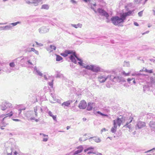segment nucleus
<instances>
[{
	"label": "nucleus",
	"mask_w": 155,
	"mask_h": 155,
	"mask_svg": "<svg viewBox=\"0 0 155 155\" xmlns=\"http://www.w3.org/2000/svg\"><path fill=\"white\" fill-rule=\"evenodd\" d=\"M111 20L112 23L115 25H119L120 24L123 23L124 21L121 14L120 17L118 16H113L111 18Z\"/></svg>",
	"instance_id": "39448f33"
},
{
	"label": "nucleus",
	"mask_w": 155,
	"mask_h": 155,
	"mask_svg": "<svg viewBox=\"0 0 155 155\" xmlns=\"http://www.w3.org/2000/svg\"><path fill=\"white\" fill-rule=\"evenodd\" d=\"M31 1V0H29V1H26V3L28 4H32V2Z\"/></svg>",
	"instance_id": "6e6d98bb"
},
{
	"label": "nucleus",
	"mask_w": 155,
	"mask_h": 155,
	"mask_svg": "<svg viewBox=\"0 0 155 155\" xmlns=\"http://www.w3.org/2000/svg\"><path fill=\"white\" fill-rule=\"evenodd\" d=\"M142 74L139 73L138 72L135 71L132 74L133 76H139L142 75Z\"/></svg>",
	"instance_id": "473e14b6"
},
{
	"label": "nucleus",
	"mask_w": 155,
	"mask_h": 155,
	"mask_svg": "<svg viewBox=\"0 0 155 155\" xmlns=\"http://www.w3.org/2000/svg\"><path fill=\"white\" fill-rule=\"evenodd\" d=\"M69 154L71 155H81V154H77V153H76L74 152H72Z\"/></svg>",
	"instance_id": "8fccbe9b"
},
{
	"label": "nucleus",
	"mask_w": 155,
	"mask_h": 155,
	"mask_svg": "<svg viewBox=\"0 0 155 155\" xmlns=\"http://www.w3.org/2000/svg\"><path fill=\"white\" fill-rule=\"evenodd\" d=\"M31 49V52H33L35 54L37 55H39V54L38 51L36 50L35 48H32V49Z\"/></svg>",
	"instance_id": "ea45409f"
},
{
	"label": "nucleus",
	"mask_w": 155,
	"mask_h": 155,
	"mask_svg": "<svg viewBox=\"0 0 155 155\" xmlns=\"http://www.w3.org/2000/svg\"><path fill=\"white\" fill-rule=\"evenodd\" d=\"M155 150V147L153 148L152 149L148 151V152H150V151H153V150Z\"/></svg>",
	"instance_id": "338daca9"
},
{
	"label": "nucleus",
	"mask_w": 155,
	"mask_h": 155,
	"mask_svg": "<svg viewBox=\"0 0 155 155\" xmlns=\"http://www.w3.org/2000/svg\"><path fill=\"white\" fill-rule=\"evenodd\" d=\"M153 115L152 114H147V119H150L151 117L153 118Z\"/></svg>",
	"instance_id": "79ce46f5"
},
{
	"label": "nucleus",
	"mask_w": 155,
	"mask_h": 155,
	"mask_svg": "<svg viewBox=\"0 0 155 155\" xmlns=\"http://www.w3.org/2000/svg\"><path fill=\"white\" fill-rule=\"evenodd\" d=\"M93 138L95 141L97 143H99L101 141V139L99 138H97L96 137H91L90 139Z\"/></svg>",
	"instance_id": "f704fd0d"
},
{
	"label": "nucleus",
	"mask_w": 155,
	"mask_h": 155,
	"mask_svg": "<svg viewBox=\"0 0 155 155\" xmlns=\"http://www.w3.org/2000/svg\"><path fill=\"white\" fill-rule=\"evenodd\" d=\"M134 11V10H129L127 12L120 14L125 20L127 16L132 15V14H133Z\"/></svg>",
	"instance_id": "9b49d317"
},
{
	"label": "nucleus",
	"mask_w": 155,
	"mask_h": 155,
	"mask_svg": "<svg viewBox=\"0 0 155 155\" xmlns=\"http://www.w3.org/2000/svg\"><path fill=\"white\" fill-rule=\"evenodd\" d=\"M21 23L20 21H17L16 22L10 23V25L12 26H14L17 25V24H20Z\"/></svg>",
	"instance_id": "a19ab883"
},
{
	"label": "nucleus",
	"mask_w": 155,
	"mask_h": 155,
	"mask_svg": "<svg viewBox=\"0 0 155 155\" xmlns=\"http://www.w3.org/2000/svg\"><path fill=\"white\" fill-rule=\"evenodd\" d=\"M124 66L125 67H129L130 63L129 62H124Z\"/></svg>",
	"instance_id": "a18cd8bd"
},
{
	"label": "nucleus",
	"mask_w": 155,
	"mask_h": 155,
	"mask_svg": "<svg viewBox=\"0 0 155 155\" xmlns=\"http://www.w3.org/2000/svg\"><path fill=\"white\" fill-rule=\"evenodd\" d=\"M12 26H11L10 24L9 25H6L5 26L0 27V28H2V30H8L11 29L12 28Z\"/></svg>",
	"instance_id": "5701e85b"
},
{
	"label": "nucleus",
	"mask_w": 155,
	"mask_h": 155,
	"mask_svg": "<svg viewBox=\"0 0 155 155\" xmlns=\"http://www.w3.org/2000/svg\"><path fill=\"white\" fill-rule=\"evenodd\" d=\"M72 102V101L69 100L66 101L64 102L61 104V106L65 107H68L70 105V104Z\"/></svg>",
	"instance_id": "a211bd4d"
},
{
	"label": "nucleus",
	"mask_w": 155,
	"mask_h": 155,
	"mask_svg": "<svg viewBox=\"0 0 155 155\" xmlns=\"http://www.w3.org/2000/svg\"><path fill=\"white\" fill-rule=\"evenodd\" d=\"M50 48L51 49L50 52H51L53 51V50H55L56 49V47L54 45H50Z\"/></svg>",
	"instance_id": "e433bc0d"
},
{
	"label": "nucleus",
	"mask_w": 155,
	"mask_h": 155,
	"mask_svg": "<svg viewBox=\"0 0 155 155\" xmlns=\"http://www.w3.org/2000/svg\"><path fill=\"white\" fill-rule=\"evenodd\" d=\"M94 114L95 115H96L97 116L98 114H100L101 116H104L107 117L108 116V115L107 114H104L101 112H100L99 111H98L96 112L95 113H94Z\"/></svg>",
	"instance_id": "7c9ffc66"
},
{
	"label": "nucleus",
	"mask_w": 155,
	"mask_h": 155,
	"mask_svg": "<svg viewBox=\"0 0 155 155\" xmlns=\"http://www.w3.org/2000/svg\"><path fill=\"white\" fill-rule=\"evenodd\" d=\"M13 114L12 111H11L9 113H8L5 115L7 116L4 117L2 120H0L1 122L0 124V126L1 129L3 130L4 129V127H5L6 125H8V123L5 122L4 120L8 118L10 119V117L13 115Z\"/></svg>",
	"instance_id": "423d86ee"
},
{
	"label": "nucleus",
	"mask_w": 155,
	"mask_h": 155,
	"mask_svg": "<svg viewBox=\"0 0 155 155\" xmlns=\"http://www.w3.org/2000/svg\"><path fill=\"white\" fill-rule=\"evenodd\" d=\"M32 48H28L25 49V52H31V49H32Z\"/></svg>",
	"instance_id": "37998d69"
},
{
	"label": "nucleus",
	"mask_w": 155,
	"mask_h": 155,
	"mask_svg": "<svg viewBox=\"0 0 155 155\" xmlns=\"http://www.w3.org/2000/svg\"><path fill=\"white\" fill-rule=\"evenodd\" d=\"M71 2L73 4H76L77 3V2L74 0H71Z\"/></svg>",
	"instance_id": "bf43d9fd"
},
{
	"label": "nucleus",
	"mask_w": 155,
	"mask_h": 155,
	"mask_svg": "<svg viewBox=\"0 0 155 155\" xmlns=\"http://www.w3.org/2000/svg\"><path fill=\"white\" fill-rule=\"evenodd\" d=\"M150 82L152 84L155 83V76L154 77H151L150 78Z\"/></svg>",
	"instance_id": "4c0bfd02"
},
{
	"label": "nucleus",
	"mask_w": 155,
	"mask_h": 155,
	"mask_svg": "<svg viewBox=\"0 0 155 155\" xmlns=\"http://www.w3.org/2000/svg\"><path fill=\"white\" fill-rule=\"evenodd\" d=\"M87 106L86 103L84 100L81 101L79 104L78 107L80 109H84Z\"/></svg>",
	"instance_id": "4468645a"
},
{
	"label": "nucleus",
	"mask_w": 155,
	"mask_h": 155,
	"mask_svg": "<svg viewBox=\"0 0 155 155\" xmlns=\"http://www.w3.org/2000/svg\"><path fill=\"white\" fill-rule=\"evenodd\" d=\"M12 107V105L11 103L6 101L2 103L1 108L2 110H5L7 109L11 108Z\"/></svg>",
	"instance_id": "6e6552de"
},
{
	"label": "nucleus",
	"mask_w": 155,
	"mask_h": 155,
	"mask_svg": "<svg viewBox=\"0 0 155 155\" xmlns=\"http://www.w3.org/2000/svg\"><path fill=\"white\" fill-rule=\"evenodd\" d=\"M71 54V55L69 57V58L71 61L75 64H76L77 62L74 58V56L75 55V51L73 50H65L63 53L61 54V55L64 57H66L68 56V54Z\"/></svg>",
	"instance_id": "20e7f679"
},
{
	"label": "nucleus",
	"mask_w": 155,
	"mask_h": 155,
	"mask_svg": "<svg viewBox=\"0 0 155 155\" xmlns=\"http://www.w3.org/2000/svg\"><path fill=\"white\" fill-rule=\"evenodd\" d=\"M53 80H52V81L51 82H48V83L49 85L50 86V87H53Z\"/></svg>",
	"instance_id": "3c124183"
},
{
	"label": "nucleus",
	"mask_w": 155,
	"mask_h": 155,
	"mask_svg": "<svg viewBox=\"0 0 155 155\" xmlns=\"http://www.w3.org/2000/svg\"><path fill=\"white\" fill-rule=\"evenodd\" d=\"M53 119L55 120L56 121L57 120V119H56V115H52V116H51Z\"/></svg>",
	"instance_id": "4d7b16f0"
},
{
	"label": "nucleus",
	"mask_w": 155,
	"mask_h": 155,
	"mask_svg": "<svg viewBox=\"0 0 155 155\" xmlns=\"http://www.w3.org/2000/svg\"><path fill=\"white\" fill-rule=\"evenodd\" d=\"M28 57L26 56L24 57L23 58H22L21 59V61H22L23 60H27V62H28V64H31V65H33L32 63L30 61V60H28Z\"/></svg>",
	"instance_id": "c85d7f7f"
},
{
	"label": "nucleus",
	"mask_w": 155,
	"mask_h": 155,
	"mask_svg": "<svg viewBox=\"0 0 155 155\" xmlns=\"http://www.w3.org/2000/svg\"><path fill=\"white\" fill-rule=\"evenodd\" d=\"M39 32L40 34H44L48 32L49 31V28L45 26H42L38 29Z\"/></svg>",
	"instance_id": "1a4fd4ad"
},
{
	"label": "nucleus",
	"mask_w": 155,
	"mask_h": 155,
	"mask_svg": "<svg viewBox=\"0 0 155 155\" xmlns=\"http://www.w3.org/2000/svg\"><path fill=\"white\" fill-rule=\"evenodd\" d=\"M45 108L47 109V110L48 111L47 113L49 115L50 117L52 116L53 115V114H52V112L51 111H49L46 107H45Z\"/></svg>",
	"instance_id": "49530a36"
},
{
	"label": "nucleus",
	"mask_w": 155,
	"mask_h": 155,
	"mask_svg": "<svg viewBox=\"0 0 155 155\" xmlns=\"http://www.w3.org/2000/svg\"><path fill=\"white\" fill-rule=\"evenodd\" d=\"M85 2H90L91 0H83Z\"/></svg>",
	"instance_id": "0e129e2a"
},
{
	"label": "nucleus",
	"mask_w": 155,
	"mask_h": 155,
	"mask_svg": "<svg viewBox=\"0 0 155 155\" xmlns=\"http://www.w3.org/2000/svg\"><path fill=\"white\" fill-rule=\"evenodd\" d=\"M134 25L136 26H138L139 25L136 22H134Z\"/></svg>",
	"instance_id": "680f3d73"
},
{
	"label": "nucleus",
	"mask_w": 155,
	"mask_h": 155,
	"mask_svg": "<svg viewBox=\"0 0 155 155\" xmlns=\"http://www.w3.org/2000/svg\"><path fill=\"white\" fill-rule=\"evenodd\" d=\"M25 108H22L21 109H16L15 111H14V113L12 112V113L13 114H15V115L16 117H18L19 116L20 114L21 113L22 110H25Z\"/></svg>",
	"instance_id": "f3484780"
},
{
	"label": "nucleus",
	"mask_w": 155,
	"mask_h": 155,
	"mask_svg": "<svg viewBox=\"0 0 155 155\" xmlns=\"http://www.w3.org/2000/svg\"><path fill=\"white\" fill-rule=\"evenodd\" d=\"M9 66L11 68H13L15 66V64L13 62H11L9 64Z\"/></svg>",
	"instance_id": "09e8293b"
},
{
	"label": "nucleus",
	"mask_w": 155,
	"mask_h": 155,
	"mask_svg": "<svg viewBox=\"0 0 155 155\" xmlns=\"http://www.w3.org/2000/svg\"><path fill=\"white\" fill-rule=\"evenodd\" d=\"M13 120L15 121H20V120L18 119H13Z\"/></svg>",
	"instance_id": "69168bd1"
},
{
	"label": "nucleus",
	"mask_w": 155,
	"mask_h": 155,
	"mask_svg": "<svg viewBox=\"0 0 155 155\" xmlns=\"http://www.w3.org/2000/svg\"><path fill=\"white\" fill-rule=\"evenodd\" d=\"M142 0H134L135 2L137 4L141 3V1Z\"/></svg>",
	"instance_id": "864d4df0"
},
{
	"label": "nucleus",
	"mask_w": 155,
	"mask_h": 155,
	"mask_svg": "<svg viewBox=\"0 0 155 155\" xmlns=\"http://www.w3.org/2000/svg\"><path fill=\"white\" fill-rule=\"evenodd\" d=\"M122 74H123V75H124L125 76H129L130 74V73L129 72L128 73H125V72L124 71H123L122 72Z\"/></svg>",
	"instance_id": "c03bdc74"
},
{
	"label": "nucleus",
	"mask_w": 155,
	"mask_h": 155,
	"mask_svg": "<svg viewBox=\"0 0 155 155\" xmlns=\"http://www.w3.org/2000/svg\"><path fill=\"white\" fill-rule=\"evenodd\" d=\"M49 6L48 5H47V4H44V5H43L41 6V9L48 10L49 9Z\"/></svg>",
	"instance_id": "2f4dec72"
},
{
	"label": "nucleus",
	"mask_w": 155,
	"mask_h": 155,
	"mask_svg": "<svg viewBox=\"0 0 155 155\" xmlns=\"http://www.w3.org/2000/svg\"><path fill=\"white\" fill-rule=\"evenodd\" d=\"M12 144L11 143L10 140L5 143V148L4 150V154L5 155H12V152L14 155H20L19 153L14 150L12 147Z\"/></svg>",
	"instance_id": "f03ea898"
},
{
	"label": "nucleus",
	"mask_w": 155,
	"mask_h": 155,
	"mask_svg": "<svg viewBox=\"0 0 155 155\" xmlns=\"http://www.w3.org/2000/svg\"><path fill=\"white\" fill-rule=\"evenodd\" d=\"M108 78H109L110 80L114 81H122L123 82L125 81L124 78L121 77H114L112 75H107L105 74L100 75L98 77V80L100 83H104Z\"/></svg>",
	"instance_id": "f257e3e1"
},
{
	"label": "nucleus",
	"mask_w": 155,
	"mask_h": 155,
	"mask_svg": "<svg viewBox=\"0 0 155 155\" xmlns=\"http://www.w3.org/2000/svg\"><path fill=\"white\" fill-rule=\"evenodd\" d=\"M87 70H90L92 71L97 73L101 71V68L97 65H90V66H87Z\"/></svg>",
	"instance_id": "0eeeda50"
},
{
	"label": "nucleus",
	"mask_w": 155,
	"mask_h": 155,
	"mask_svg": "<svg viewBox=\"0 0 155 155\" xmlns=\"http://www.w3.org/2000/svg\"><path fill=\"white\" fill-rule=\"evenodd\" d=\"M74 58L75 59V58L77 59L78 61H79L78 62V64L79 65H82V64L83 63V61L80 58H79L76 55V53L75 52V56H74Z\"/></svg>",
	"instance_id": "b1692460"
},
{
	"label": "nucleus",
	"mask_w": 155,
	"mask_h": 155,
	"mask_svg": "<svg viewBox=\"0 0 155 155\" xmlns=\"http://www.w3.org/2000/svg\"><path fill=\"white\" fill-rule=\"evenodd\" d=\"M32 2V4H34L35 6H37L38 5V4L41 2L42 0H31Z\"/></svg>",
	"instance_id": "cd10ccee"
},
{
	"label": "nucleus",
	"mask_w": 155,
	"mask_h": 155,
	"mask_svg": "<svg viewBox=\"0 0 155 155\" xmlns=\"http://www.w3.org/2000/svg\"><path fill=\"white\" fill-rule=\"evenodd\" d=\"M71 25L72 26L76 28H81L82 26V24L80 23H78L77 25L71 24Z\"/></svg>",
	"instance_id": "c756f323"
},
{
	"label": "nucleus",
	"mask_w": 155,
	"mask_h": 155,
	"mask_svg": "<svg viewBox=\"0 0 155 155\" xmlns=\"http://www.w3.org/2000/svg\"><path fill=\"white\" fill-rule=\"evenodd\" d=\"M34 112L33 111H30L29 112V114L31 115V117L30 118V120H35V114L34 115H33Z\"/></svg>",
	"instance_id": "bb28decb"
},
{
	"label": "nucleus",
	"mask_w": 155,
	"mask_h": 155,
	"mask_svg": "<svg viewBox=\"0 0 155 155\" xmlns=\"http://www.w3.org/2000/svg\"><path fill=\"white\" fill-rule=\"evenodd\" d=\"M143 71H144L145 72H146L148 73H152L153 72V71L152 69L151 70H148L147 69L143 68L142 70H140V71L142 72Z\"/></svg>",
	"instance_id": "393cba45"
},
{
	"label": "nucleus",
	"mask_w": 155,
	"mask_h": 155,
	"mask_svg": "<svg viewBox=\"0 0 155 155\" xmlns=\"http://www.w3.org/2000/svg\"><path fill=\"white\" fill-rule=\"evenodd\" d=\"M83 150V147L82 146L80 145L77 147L76 149L73 152L77 153V154H80V153Z\"/></svg>",
	"instance_id": "dca6fc26"
},
{
	"label": "nucleus",
	"mask_w": 155,
	"mask_h": 155,
	"mask_svg": "<svg viewBox=\"0 0 155 155\" xmlns=\"http://www.w3.org/2000/svg\"><path fill=\"white\" fill-rule=\"evenodd\" d=\"M132 120L133 118L130 117L129 120L127 122L126 124L123 126V127L128 128L130 130H131L132 128V126L130 124L132 121Z\"/></svg>",
	"instance_id": "f8f14e48"
},
{
	"label": "nucleus",
	"mask_w": 155,
	"mask_h": 155,
	"mask_svg": "<svg viewBox=\"0 0 155 155\" xmlns=\"http://www.w3.org/2000/svg\"><path fill=\"white\" fill-rule=\"evenodd\" d=\"M38 110L39 111L40 110L41 111V112H42L43 110L42 108L39 106H36L35 107H34V113H35V117H38V112L37 111Z\"/></svg>",
	"instance_id": "2eb2a0df"
},
{
	"label": "nucleus",
	"mask_w": 155,
	"mask_h": 155,
	"mask_svg": "<svg viewBox=\"0 0 155 155\" xmlns=\"http://www.w3.org/2000/svg\"><path fill=\"white\" fill-rule=\"evenodd\" d=\"M123 121V118H120L119 117H117L116 119L113 120V125H114L115 127H116V126H117V125L120 127L122 122Z\"/></svg>",
	"instance_id": "9d476101"
},
{
	"label": "nucleus",
	"mask_w": 155,
	"mask_h": 155,
	"mask_svg": "<svg viewBox=\"0 0 155 155\" xmlns=\"http://www.w3.org/2000/svg\"><path fill=\"white\" fill-rule=\"evenodd\" d=\"M146 125L145 123L144 122L139 121L136 126V129H141L144 127Z\"/></svg>",
	"instance_id": "ddd939ff"
},
{
	"label": "nucleus",
	"mask_w": 155,
	"mask_h": 155,
	"mask_svg": "<svg viewBox=\"0 0 155 155\" xmlns=\"http://www.w3.org/2000/svg\"><path fill=\"white\" fill-rule=\"evenodd\" d=\"M117 126L116 127H114H114H112L111 131L113 133H114L116 131V130L117 129Z\"/></svg>",
	"instance_id": "58836bf2"
},
{
	"label": "nucleus",
	"mask_w": 155,
	"mask_h": 155,
	"mask_svg": "<svg viewBox=\"0 0 155 155\" xmlns=\"http://www.w3.org/2000/svg\"><path fill=\"white\" fill-rule=\"evenodd\" d=\"M94 103L91 102H89L87 106V109L88 110L90 111L91 110L93 107L94 106Z\"/></svg>",
	"instance_id": "412c9836"
},
{
	"label": "nucleus",
	"mask_w": 155,
	"mask_h": 155,
	"mask_svg": "<svg viewBox=\"0 0 155 155\" xmlns=\"http://www.w3.org/2000/svg\"><path fill=\"white\" fill-rule=\"evenodd\" d=\"M88 5L89 6H90V7L91 9H93L96 13L98 12L100 15L105 16L106 18L107 19H108L109 15L105 10L102 8H99L97 9V11H96L95 9L93 7V6H95L96 5V3L93 4H91Z\"/></svg>",
	"instance_id": "7ed1b4c3"
},
{
	"label": "nucleus",
	"mask_w": 155,
	"mask_h": 155,
	"mask_svg": "<svg viewBox=\"0 0 155 155\" xmlns=\"http://www.w3.org/2000/svg\"><path fill=\"white\" fill-rule=\"evenodd\" d=\"M34 72L35 74L37 75H39L41 76H42V74L38 70L36 67H35L34 68Z\"/></svg>",
	"instance_id": "6ab92c4d"
},
{
	"label": "nucleus",
	"mask_w": 155,
	"mask_h": 155,
	"mask_svg": "<svg viewBox=\"0 0 155 155\" xmlns=\"http://www.w3.org/2000/svg\"><path fill=\"white\" fill-rule=\"evenodd\" d=\"M80 66H82V68H85V69H87V66H90V65H86L82 63V65H80Z\"/></svg>",
	"instance_id": "de8ad7c7"
},
{
	"label": "nucleus",
	"mask_w": 155,
	"mask_h": 155,
	"mask_svg": "<svg viewBox=\"0 0 155 155\" xmlns=\"http://www.w3.org/2000/svg\"><path fill=\"white\" fill-rule=\"evenodd\" d=\"M143 11L139 12L138 13V15L139 17H141L143 14Z\"/></svg>",
	"instance_id": "603ef678"
},
{
	"label": "nucleus",
	"mask_w": 155,
	"mask_h": 155,
	"mask_svg": "<svg viewBox=\"0 0 155 155\" xmlns=\"http://www.w3.org/2000/svg\"><path fill=\"white\" fill-rule=\"evenodd\" d=\"M152 11L153 12V15H155V9L153 10Z\"/></svg>",
	"instance_id": "774afa93"
},
{
	"label": "nucleus",
	"mask_w": 155,
	"mask_h": 155,
	"mask_svg": "<svg viewBox=\"0 0 155 155\" xmlns=\"http://www.w3.org/2000/svg\"><path fill=\"white\" fill-rule=\"evenodd\" d=\"M56 61H60L63 59L62 58L58 55H56Z\"/></svg>",
	"instance_id": "c9c22d12"
},
{
	"label": "nucleus",
	"mask_w": 155,
	"mask_h": 155,
	"mask_svg": "<svg viewBox=\"0 0 155 155\" xmlns=\"http://www.w3.org/2000/svg\"><path fill=\"white\" fill-rule=\"evenodd\" d=\"M93 147H91L85 149L84 150V152H87V154L93 153Z\"/></svg>",
	"instance_id": "aec40b11"
},
{
	"label": "nucleus",
	"mask_w": 155,
	"mask_h": 155,
	"mask_svg": "<svg viewBox=\"0 0 155 155\" xmlns=\"http://www.w3.org/2000/svg\"><path fill=\"white\" fill-rule=\"evenodd\" d=\"M83 138V137H81V138H80L79 139V140L80 141H85L87 139H85V138H84L83 139H82Z\"/></svg>",
	"instance_id": "13d9d810"
},
{
	"label": "nucleus",
	"mask_w": 155,
	"mask_h": 155,
	"mask_svg": "<svg viewBox=\"0 0 155 155\" xmlns=\"http://www.w3.org/2000/svg\"><path fill=\"white\" fill-rule=\"evenodd\" d=\"M56 77L57 78H61L63 76V75L60 73V72L57 71L56 72Z\"/></svg>",
	"instance_id": "72a5a7b5"
},
{
	"label": "nucleus",
	"mask_w": 155,
	"mask_h": 155,
	"mask_svg": "<svg viewBox=\"0 0 155 155\" xmlns=\"http://www.w3.org/2000/svg\"><path fill=\"white\" fill-rule=\"evenodd\" d=\"M149 126L152 130L155 131V122L153 121H150Z\"/></svg>",
	"instance_id": "4be33fe9"
},
{
	"label": "nucleus",
	"mask_w": 155,
	"mask_h": 155,
	"mask_svg": "<svg viewBox=\"0 0 155 155\" xmlns=\"http://www.w3.org/2000/svg\"><path fill=\"white\" fill-rule=\"evenodd\" d=\"M133 79V78H132V79L131 78H128V79H127V81L129 83H130V81H131V80H132Z\"/></svg>",
	"instance_id": "052dcab7"
},
{
	"label": "nucleus",
	"mask_w": 155,
	"mask_h": 155,
	"mask_svg": "<svg viewBox=\"0 0 155 155\" xmlns=\"http://www.w3.org/2000/svg\"><path fill=\"white\" fill-rule=\"evenodd\" d=\"M35 43H36V45L39 46H43V45L41 43H38L36 41L35 42Z\"/></svg>",
	"instance_id": "5fc2aeb1"
},
{
	"label": "nucleus",
	"mask_w": 155,
	"mask_h": 155,
	"mask_svg": "<svg viewBox=\"0 0 155 155\" xmlns=\"http://www.w3.org/2000/svg\"><path fill=\"white\" fill-rule=\"evenodd\" d=\"M40 135H43L44 137L42 141L44 142H46L48 140V135L45 134L43 133H41L40 134Z\"/></svg>",
	"instance_id": "a878e982"
},
{
	"label": "nucleus",
	"mask_w": 155,
	"mask_h": 155,
	"mask_svg": "<svg viewBox=\"0 0 155 155\" xmlns=\"http://www.w3.org/2000/svg\"><path fill=\"white\" fill-rule=\"evenodd\" d=\"M106 129L105 128H104L101 130V132H103V131H106Z\"/></svg>",
	"instance_id": "e2e57ef3"
}]
</instances>
